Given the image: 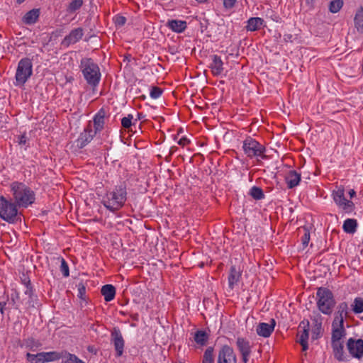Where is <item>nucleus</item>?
<instances>
[{"label":"nucleus","instance_id":"36","mask_svg":"<svg viewBox=\"0 0 363 363\" xmlns=\"http://www.w3.org/2000/svg\"><path fill=\"white\" fill-rule=\"evenodd\" d=\"M32 63L28 58H24V83L32 75Z\"/></svg>","mask_w":363,"mask_h":363},{"label":"nucleus","instance_id":"4","mask_svg":"<svg viewBox=\"0 0 363 363\" xmlns=\"http://www.w3.org/2000/svg\"><path fill=\"white\" fill-rule=\"evenodd\" d=\"M316 296L318 310L325 315H330L336 303L333 292L328 288L319 287Z\"/></svg>","mask_w":363,"mask_h":363},{"label":"nucleus","instance_id":"35","mask_svg":"<svg viewBox=\"0 0 363 363\" xmlns=\"http://www.w3.org/2000/svg\"><path fill=\"white\" fill-rule=\"evenodd\" d=\"M250 195L255 200H260L264 197V192L260 187L254 186L250 191Z\"/></svg>","mask_w":363,"mask_h":363},{"label":"nucleus","instance_id":"50","mask_svg":"<svg viewBox=\"0 0 363 363\" xmlns=\"http://www.w3.org/2000/svg\"><path fill=\"white\" fill-rule=\"evenodd\" d=\"M37 357H38V362L39 363H44L45 362V352H39V353H37Z\"/></svg>","mask_w":363,"mask_h":363},{"label":"nucleus","instance_id":"32","mask_svg":"<svg viewBox=\"0 0 363 363\" xmlns=\"http://www.w3.org/2000/svg\"><path fill=\"white\" fill-rule=\"evenodd\" d=\"M208 340V335L203 330H198L194 335L195 342L200 345H205Z\"/></svg>","mask_w":363,"mask_h":363},{"label":"nucleus","instance_id":"28","mask_svg":"<svg viewBox=\"0 0 363 363\" xmlns=\"http://www.w3.org/2000/svg\"><path fill=\"white\" fill-rule=\"evenodd\" d=\"M354 26L357 31L363 33V7H361L354 16Z\"/></svg>","mask_w":363,"mask_h":363},{"label":"nucleus","instance_id":"49","mask_svg":"<svg viewBox=\"0 0 363 363\" xmlns=\"http://www.w3.org/2000/svg\"><path fill=\"white\" fill-rule=\"evenodd\" d=\"M22 325L21 322H16L14 323L13 330L15 331L16 335H20L21 332Z\"/></svg>","mask_w":363,"mask_h":363},{"label":"nucleus","instance_id":"24","mask_svg":"<svg viewBox=\"0 0 363 363\" xmlns=\"http://www.w3.org/2000/svg\"><path fill=\"white\" fill-rule=\"evenodd\" d=\"M101 293L104 296V300L109 302L115 298L116 288L112 284H106L102 286Z\"/></svg>","mask_w":363,"mask_h":363},{"label":"nucleus","instance_id":"47","mask_svg":"<svg viewBox=\"0 0 363 363\" xmlns=\"http://www.w3.org/2000/svg\"><path fill=\"white\" fill-rule=\"evenodd\" d=\"M26 356L28 361L30 362L31 363H39L37 354H33L30 353H27Z\"/></svg>","mask_w":363,"mask_h":363},{"label":"nucleus","instance_id":"9","mask_svg":"<svg viewBox=\"0 0 363 363\" xmlns=\"http://www.w3.org/2000/svg\"><path fill=\"white\" fill-rule=\"evenodd\" d=\"M346 335V330L344 328V320L342 318L338 320H333L332 323L331 342H342L341 339Z\"/></svg>","mask_w":363,"mask_h":363},{"label":"nucleus","instance_id":"29","mask_svg":"<svg viewBox=\"0 0 363 363\" xmlns=\"http://www.w3.org/2000/svg\"><path fill=\"white\" fill-rule=\"evenodd\" d=\"M347 315H348V305L346 302H342L337 306V315L335 317L334 320H340V319H341V318H342V320H344V318L347 317Z\"/></svg>","mask_w":363,"mask_h":363},{"label":"nucleus","instance_id":"15","mask_svg":"<svg viewBox=\"0 0 363 363\" xmlns=\"http://www.w3.org/2000/svg\"><path fill=\"white\" fill-rule=\"evenodd\" d=\"M211 57L212 62L209 65V68L213 76H219L224 70L223 62L221 57L217 55H213Z\"/></svg>","mask_w":363,"mask_h":363},{"label":"nucleus","instance_id":"51","mask_svg":"<svg viewBox=\"0 0 363 363\" xmlns=\"http://www.w3.org/2000/svg\"><path fill=\"white\" fill-rule=\"evenodd\" d=\"M190 143L189 140L185 137L182 138L179 141L178 144L182 146H185Z\"/></svg>","mask_w":363,"mask_h":363},{"label":"nucleus","instance_id":"57","mask_svg":"<svg viewBox=\"0 0 363 363\" xmlns=\"http://www.w3.org/2000/svg\"><path fill=\"white\" fill-rule=\"evenodd\" d=\"M197 2L203 4L206 3L208 0H196Z\"/></svg>","mask_w":363,"mask_h":363},{"label":"nucleus","instance_id":"33","mask_svg":"<svg viewBox=\"0 0 363 363\" xmlns=\"http://www.w3.org/2000/svg\"><path fill=\"white\" fill-rule=\"evenodd\" d=\"M62 363H84L79 359L76 355L64 351V357H62Z\"/></svg>","mask_w":363,"mask_h":363},{"label":"nucleus","instance_id":"52","mask_svg":"<svg viewBox=\"0 0 363 363\" xmlns=\"http://www.w3.org/2000/svg\"><path fill=\"white\" fill-rule=\"evenodd\" d=\"M6 303L5 301H0V312L3 315L6 307Z\"/></svg>","mask_w":363,"mask_h":363},{"label":"nucleus","instance_id":"54","mask_svg":"<svg viewBox=\"0 0 363 363\" xmlns=\"http://www.w3.org/2000/svg\"><path fill=\"white\" fill-rule=\"evenodd\" d=\"M350 199H352L356 196V191L354 189H350L348 192Z\"/></svg>","mask_w":363,"mask_h":363},{"label":"nucleus","instance_id":"11","mask_svg":"<svg viewBox=\"0 0 363 363\" xmlns=\"http://www.w3.org/2000/svg\"><path fill=\"white\" fill-rule=\"evenodd\" d=\"M302 328L301 331L298 333V340L297 342L302 346V350L306 351L308 348V331H309V322L301 321L299 324L298 329Z\"/></svg>","mask_w":363,"mask_h":363},{"label":"nucleus","instance_id":"41","mask_svg":"<svg viewBox=\"0 0 363 363\" xmlns=\"http://www.w3.org/2000/svg\"><path fill=\"white\" fill-rule=\"evenodd\" d=\"M303 235L301 238V242L303 247L308 246V242L310 241V231L307 228H303Z\"/></svg>","mask_w":363,"mask_h":363},{"label":"nucleus","instance_id":"48","mask_svg":"<svg viewBox=\"0 0 363 363\" xmlns=\"http://www.w3.org/2000/svg\"><path fill=\"white\" fill-rule=\"evenodd\" d=\"M236 0H223V5L226 9H231L234 6Z\"/></svg>","mask_w":363,"mask_h":363},{"label":"nucleus","instance_id":"27","mask_svg":"<svg viewBox=\"0 0 363 363\" xmlns=\"http://www.w3.org/2000/svg\"><path fill=\"white\" fill-rule=\"evenodd\" d=\"M357 228V222L355 219L347 218L344 221L342 228L347 233H354Z\"/></svg>","mask_w":363,"mask_h":363},{"label":"nucleus","instance_id":"55","mask_svg":"<svg viewBox=\"0 0 363 363\" xmlns=\"http://www.w3.org/2000/svg\"><path fill=\"white\" fill-rule=\"evenodd\" d=\"M18 141L19 144H21L23 143V135H20L18 136Z\"/></svg>","mask_w":363,"mask_h":363},{"label":"nucleus","instance_id":"3","mask_svg":"<svg viewBox=\"0 0 363 363\" xmlns=\"http://www.w3.org/2000/svg\"><path fill=\"white\" fill-rule=\"evenodd\" d=\"M79 67L86 83L93 88L96 87L101 77L99 65L91 58L84 57L81 60Z\"/></svg>","mask_w":363,"mask_h":363},{"label":"nucleus","instance_id":"2","mask_svg":"<svg viewBox=\"0 0 363 363\" xmlns=\"http://www.w3.org/2000/svg\"><path fill=\"white\" fill-rule=\"evenodd\" d=\"M126 199L127 184L125 182H121L113 191L106 193L102 203L108 210L116 212L124 206Z\"/></svg>","mask_w":363,"mask_h":363},{"label":"nucleus","instance_id":"7","mask_svg":"<svg viewBox=\"0 0 363 363\" xmlns=\"http://www.w3.org/2000/svg\"><path fill=\"white\" fill-rule=\"evenodd\" d=\"M347 349L350 354L357 359L363 357V340L350 337L346 343Z\"/></svg>","mask_w":363,"mask_h":363},{"label":"nucleus","instance_id":"10","mask_svg":"<svg viewBox=\"0 0 363 363\" xmlns=\"http://www.w3.org/2000/svg\"><path fill=\"white\" fill-rule=\"evenodd\" d=\"M96 133V131L92 129L91 125L88 124L84 128V132L81 133L79 137L77 140V147L80 149L84 147L91 142Z\"/></svg>","mask_w":363,"mask_h":363},{"label":"nucleus","instance_id":"18","mask_svg":"<svg viewBox=\"0 0 363 363\" xmlns=\"http://www.w3.org/2000/svg\"><path fill=\"white\" fill-rule=\"evenodd\" d=\"M241 277V272L235 265L230 267L228 275V286L233 289L234 286L238 284Z\"/></svg>","mask_w":363,"mask_h":363},{"label":"nucleus","instance_id":"12","mask_svg":"<svg viewBox=\"0 0 363 363\" xmlns=\"http://www.w3.org/2000/svg\"><path fill=\"white\" fill-rule=\"evenodd\" d=\"M111 340L114 345L116 356L121 357L123 353L124 340L119 329L113 328L111 332Z\"/></svg>","mask_w":363,"mask_h":363},{"label":"nucleus","instance_id":"39","mask_svg":"<svg viewBox=\"0 0 363 363\" xmlns=\"http://www.w3.org/2000/svg\"><path fill=\"white\" fill-rule=\"evenodd\" d=\"M82 0H73L69 3L67 9V11L70 13H74L76 11L79 10L82 7Z\"/></svg>","mask_w":363,"mask_h":363},{"label":"nucleus","instance_id":"17","mask_svg":"<svg viewBox=\"0 0 363 363\" xmlns=\"http://www.w3.org/2000/svg\"><path fill=\"white\" fill-rule=\"evenodd\" d=\"M331 346L334 357L340 362L345 361L343 342H331Z\"/></svg>","mask_w":363,"mask_h":363},{"label":"nucleus","instance_id":"58","mask_svg":"<svg viewBox=\"0 0 363 363\" xmlns=\"http://www.w3.org/2000/svg\"><path fill=\"white\" fill-rule=\"evenodd\" d=\"M17 3L18 4H21V3H23V0H17Z\"/></svg>","mask_w":363,"mask_h":363},{"label":"nucleus","instance_id":"42","mask_svg":"<svg viewBox=\"0 0 363 363\" xmlns=\"http://www.w3.org/2000/svg\"><path fill=\"white\" fill-rule=\"evenodd\" d=\"M133 118V115H131V114H128L127 117H123L121 119L122 127L125 129L130 128L131 127V125H133V123H132Z\"/></svg>","mask_w":363,"mask_h":363},{"label":"nucleus","instance_id":"1","mask_svg":"<svg viewBox=\"0 0 363 363\" xmlns=\"http://www.w3.org/2000/svg\"><path fill=\"white\" fill-rule=\"evenodd\" d=\"M13 198L9 200L0 196V218L5 221L13 223L18 220V207L23 205V184L13 182L11 185Z\"/></svg>","mask_w":363,"mask_h":363},{"label":"nucleus","instance_id":"23","mask_svg":"<svg viewBox=\"0 0 363 363\" xmlns=\"http://www.w3.org/2000/svg\"><path fill=\"white\" fill-rule=\"evenodd\" d=\"M106 115V111L101 108L94 116V131L97 133L98 131H101L104 125V118Z\"/></svg>","mask_w":363,"mask_h":363},{"label":"nucleus","instance_id":"19","mask_svg":"<svg viewBox=\"0 0 363 363\" xmlns=\"http://www.w3.org/2000/svg\"><path fill=\"white\" fill-rule=\"evenodd\" d=\"M286 182L289 189H293L301 181V174L295 170H291L286 176Z\"/></svg>","mask_w":363,"mask_h":363},{"label":"nucleus","instance_id":"53","mask_svg":"<svg viewBox=\"0 0 363 363\" xmlns=\"http://www.w3.org/2000/svg\"><path fill=\"white\" fill-rule=\"evenodd\" d=\"M250 354H242V359L244 363H247L249 359V356Z\"/></svg>","mask_w":363,"mask_h":363},{"label":"nucleus","instance_id":"26","mask_svg":"<svg viewBox=\"0 0 363 363\" xmlns=\"http://www.w3.org/2000/svg\"><path fill=\"white\" fill-rule=\"evenodd\" d=\"M35 201V192L28 187H24V208L34 203Z\"/></svg>","mask_w":363,"mask_h":363},{"label":"nucleus","instance_id":"22","mask_svg":"<svg viewBox=\"0 0 363 363\" xmlns=\"http://www.w3.org/2000/svg\"><path fill=\"white\" fill-rule=\"evenodd\" d=\"M167 26L174 32L180 33L186 28V22L180 20H169L167 23Z\"/></svg>","mask_w":363,"mask_h":363},{"label":"nucleus","instance_id":"34","mask_svg":"<svg viewBox=\"0 0 363 363\" xmlns=\"http://www.w3.org/2000/svg\"><path fill=\"white\" fill-rule=\"evenodd\" d=\"M352 308L355 314H359L363 312V298L357 297L352 304Z\"/></svg>","mask_w":363,"mask_h":363},{"label":"nucleus","instance_id":"20","mask_svg":"<svg viewBox=\"0 0 363 363\" xmlns=\"http://www.w3.org/2000/svg\"><path fill=\"white\" fill-rule=\"evenodd\" d=\"M264 21L259 17L250 18L247 21L245 28L247 31H256L259 30L264 24Z\"/></svg>","mask_w":363,"mask_h":363},{"label":"nucleus","instance_id":"14","mask_svg":"<svg viewBox=\"0 0 363 363\" xmlns=\"http://www.w3.org/2000/svg\"><path fill=\"white\" fill-rule=\"evenodd\" d=\"M275 325L276 322L273 318L271 319L270 323H260L256 328V332L259 336L268 337L274 331Z\"/></svg>","mask_w":363,"mask_h":363},{"label":"nucleus","instance_id":"56","mask_svg":"<svg viewBox=\"0 0 363 363\" xmlns=\"http://www.w3.org/2000/svg\"><path fill=\"white\" fill-rule=\"evenodd\" d=\"M138 119H141V118H143V113H138Z\"/></svg>","mask_w":363,"mask_h":363},{"label":"nucleus","instance_id":"5","mask_svg":"<svg viewBox=\"0 0 363 363\" xmlns=\"http://www.w3.org/2000/svg\"><path fill=\"white\" fill-rule=\"evenodd\" d=\"M337 189L332 193L333 199L336 205L345 213H350L354 210V203L345 199V189L342 186H336Z\"/></svg>","mask_w":363,"mask_h":363},{"label":"nucleus","instance_id":"8","mask_svg":"<svg viewBox=\"0 0 363 363\" xmlns=\"http://www.w3.org/2000/svg\"><path fill=\"white\" fill-rule=\"evenodd\" d=\"M217 363H237V357L233 347L228 345H223L218 352Z\"/></svg>","mask_w":363,"mask_h":363},{"label":"nucleus","instance_id":"6","mask_svg":"<svg viewBox=\"0 0 363 363\" xmlns=\"http://www.w3.org/2000/svg\"><path fill=\"white\" fill-rule=\"evenodd\" d=\"M242 149L245 154L249 157L260 156L262 158H266V155H264L265 152L264 146L251 137H247L243 141Z\"/></svg>","mask_w":363,"mask_h":363},{"label":"nucleus","instance_id":"46","mask_svg":"<svg viewBox=\"0 0 363 363\" xmlns=\"http://www.w3.org/2000/svg\"><path fill=\"white\" fill-rule=\"evenodd\" d=\"M12 343L14 347L16 348H21L23 347V344L21 343L20 335H16L13 337L12 339Z\"/></svg>","mask_w":363,"mask_h":363},{"label":"nucleus","instance_id":"16","mask_svg":"<svg viewBox=\"0 0 363 363\" xmlns=\"http://www.w3.org/2000/svg\"><path fill=\"white\" fill-rule=\"evenodd\" d=\"M23 281L24 286L26 287V291H24V294L29 296V300L28 301V303L29 306L34 307L35 304L37 303L38 298L37 296L34 294L30 280L29 278L24 277Z\"/></svg>","mask_w":363,"mask_h":363},{"label":"nucleus","instance_id":"13","mask_svg":"<svg viewBox=\"0 0 363 363\" xmlns=\"http://www.w3.org/2000/svg\"><path fill=\"white\" fill-rule=\"evenodd\" d=\"M83 34V29L82 28L73 29L69 35L65 37L61 45L65 48H68L70 45L74 44L82 39Z\"/></svg>","mask_w":363,"mask_h":363},{"label":"nucleus","instance_id":"38","mask_svg":"<svg viewBox=\"0 0 363 363\" xmlns=\"http://www.w3.org/2000/svg\"><path fill=\"white\" fill-rule=\"evenodd\" d=\"M343 6L342 0H333L329 4V11L331 13H335L338 12Z\"/></svg>","mask_w":363,"mask_h":363},{"label":"nucleus","instance_id":"21","mask_svg":"<svg viewBox=\"0 0 363 363\" xmlns=\"http://www.w3.org/2000/svg\"><path fill=\"white\" fill-rule=\"evenodd\" d=\"M40 11L39 9H33L24 14V23L33 25L35 23L40 17Z\"/></svg>","mask_w":363,"mask_h":363},{"label":"nucleus","instance_id":"40","mask_svg":"<svg viewBox=\"0 0 363 363\" xmlns=\"http://www.w3.org/2000/svg\"><path fill=\"white\" fill-rule=\"evenodd\" d=\"M60 262H61L60 271L62 272L63 276L65 277H69V269L68 264L67 263V262L65 261V259L64 258H60Z\"/></svg>","mask_w":363,"mask_h":363},{"label":"nucleus","instance_id":"43","mask_svg":"<svg viewBox=\"0 0 363 363\" xmlns=\"http://www.w3.org/2000/svg\"><path fill=\"white\" fill-rule=\"evenodd\" d=\"M162 94V90L157 86H153L150 90V96L152 99H158Z\"/></svg>","mask_w":363,"mask_h":363},{"label":"nucleus","instance_id":"30","mask_svg":"<svg viewBox=\"0 0 363 363\" xmlns=\"http://www.w3.org/2000/svg\"><path fill=\"white\" fill-rule=\"evenodd\" d=\"M45 362L59 360L64 357V351H62L60 352L56 351L45 352Z\"/></svg>","mask_w":363,"mask_h":363},{"label":"nucleus","instance_id":"37","mask_svg":"<svg viewBox=\"0 0 363 363\" xmlns=\"http://www.w3.org/2000/svg\"><path fill=\"white\" fill-rule=\"evenodd\" d=\"M202 363H214L213 348L208 347L204 352Z\"/></svg>","mask_w":363,"mask_h":363},{"label":"nucleus","instance_id":"44","mask_svg":"<svg viewBox=\"0 0 363 363\" xmlns=\"http://www.w3.org/2000/svg\"><path fill=\"white\" fill-rule=\"evenodd\" d=\"M78 296L81 299H84L85 294H86V287L83 283H79L78 284Z\"/></svg>","mask_w":363,"mask_h":363},{"label":"nucleus","instance_id":"31","mask_svg":"<svg viewBox=\"0 0 363 363\" xmlns=\"http://www.w3.org/2000/svg\"><path fill=\"white\" fill-rule=\"evenodd\" d=\"M14 84L20 88L23 87V59L18 62L16 73V82Z\"/></svg>","mask_w":363,"mask_h":363},{"label":"nucleus","instance_id":"45","mask_svg":"<svg viewBox=\"0 0 363 363\" xmlns=\"http://www.w3.org/2000/svg\"><path fill=\"white\" fill-rule=\"evenodd\" d=\"M114 22L116 26H123L125 25L126 22L125 17L123 16H116L114 19Z\"/></svg>","mask_w":363,"mask_h":363},{"label":"nucleus","instance_id":"25","mask_svg":"<svg viewBox=\"0 0 363 363\" xmlns=\"http://www.w3.org/2000/svg\"><path fill=\"white\" fill-rule=\"evenodd\" d=\"M236 345L240 354H250L251 347L250 342L243 337H238Z\"/></svg>","mask_w":363,"mask_h":363}]
</instances>
